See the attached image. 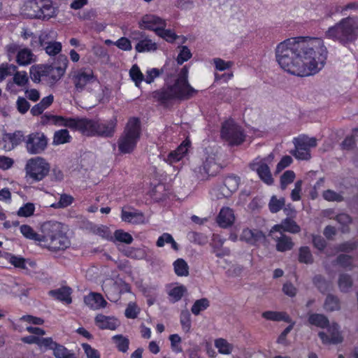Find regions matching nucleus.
<instances>
[{
    "label": "nucleus",
    "mask_w": 358,
    "mask_h": 358,
    "mask_svg": "<svg viewBox=\"0 0 358 358\" xmlns=\"http://www.w3.org/2000/svg\"><path fill=\"white\" fill-rule=\"evenodd\" d=\"M49 68L45 67L44 64L32 66L30 68L29 74L31 79L34 83H39L41 80H44L45 73L47 72L46 69Z\"/></svg>",
    "instance_id": "nucleus-32"
},
{
    "label": "nucleus",
    "mask_w": 358,
    "mask_h": 358,
    "mask_svg": "<svg viewBox=\"0 0 358 358\" xmlns=\"http://www.w3.org/2000/svg\"><path fill=\"white\" fill-rule=\"evenodd\" d=\"M213 64H215V69L220 71L231 68L234 63L231 61H225L221 58H214Z\"/></svg>",
    "instance_id": "nucleus-61"
},
{
    "label": "nucleus",
    "mask_w": 358,
    "mask_h": 358,
    "mask_svg": "<svg viewBox=\"0 0 358 358\" xmlns=\"http://www.w3.org/2000/svg\"><path fill=\"white\" fill-rule=\"evenodd\" d=\"M74 201V198L66 194H61L59 201L57 203L52 204V207L55 208H64L71 206Z\"/></svg>",
    "instance_id": "nucleus-48"
},
{
    "label": "nucleus",
    "mask_w": 358,
    "mask_h": 358,
    "mask_svg": "<svg viewBox=\"0 0 358 358\" xmlns=\"http://www.w3.org/2000/svg\"><path fill=\"white\" fill-rule=\"evenodd\" d=\"M129 76L136 85L141 83L144 80V76L136 64L133 65L131 68Z\"/></svg>",
    "instance_id": "nucleus-57"
},
{
    "label": "nucleus",
    "mask_w": 358,
    "mask_h": 358,
    "mask_svg": "<svg viewBox=\"0 0 358 358\" xmlns=\"http://www.w3.org/2000/svg\"><path fill=\"white\" fill-rule=\"evenodd\" d=\"M358 248V241H348L336 245L337 252H350Z\"/></svg>",
    "instance_id": "nucleus-51"
},
{
    "label": "nucleus",
    "mask_w": 358,
    "mask_h": 358,
    "mask_svg": "<svg viewBox=\"0 0 358 358\" xmlns=\"http://www.w3.org/2000/svg\"><path fill=\"white\" fill-rule=\"evenodd\" d=\"M190 146L191 141L188 138H186L177 147L176 150L169 153L166 162L169 164H174L180 162L187 154Z\"/></svg>",
    "instance_id": "nucleus-21"
},
{
    "label": "nucleus",
    "mask_w": 358,
    "mask_h": 358,
    "mask_svg": "<svg viewBox=\"0 0 358 358\" xmlns=\"http://www.w3.org/2000/svg\"><path fill=\"white\" fill-rule=\"evenodd\" d=\"M7 51L9 56L16 53L17 63L19 66H22V48L16 44L12 43L7 46Z\"/></svg>",
    "instance_id": "nucleus-53"
},
{
    "label": "nucleus",
    "mask_w": 358,
    "mask_h": 358,
    "mask_svg": "<svg viewBox=\"0 0 358 358\" xmlns=\"http://www.w3.org/2000/svg\"><path fill=\"white\" fill-rule=\"evenodd\" d=\"M262 316L266 320L270 321H284L286 322H290L291 319L289 316L285 312L271 311L267 310L262 313Z\"/></svg>",
    "instance_id": "nucleus-29"
},
{
    "label": "nucleus",
    "mask_w": 358,
    "mask_h": 358,
    "mask_svg": "<svg viewBox=\"0 0 358 358\" xmlns=\"http://www.w3.org/2000/svg\"><path fill=\"white\" fill-rule=\"evenodd\" d=\"M69 76L78 92H83L87 85L95 83L98 80L93 69L90 66L73 69Z\"/></svg>",
    "instance_id": "nucleus-9"
},
{
    "label": "nucleus",
    "mask_w": 358,
    "mask_h": 358,
    "mask_svg": "<svg viewBox=\"0 0 358 358\" xmlns=\"http://www.w3.org/2000/svg\"><path fill=\"white\" fill-rule=\"evenodd\" d=\"M85 303L93 309H101L106 307L108 303L101 294L97 292H90L85 296Z\"/></svg>",
    "instance_id": "nucleus-26"
},
{
    "label": "nucleus",
    "mask_w": 358,
    "mask_h": 358,
    "mask_svg": "<svg viewBox=\"0 0 358 358\" xmlns=\"http://www.w3.org/2000/svg\"><path fill=\"white\" fill-rule=\"evenodd\" d=\"M71 294V288L67 286H63L56 289H52L48 292V294L50 296L66 304H70L72 302Z\"/></svg>",
    "instance_id": "nucleus-25"
},
{
    "label": "nucleus",
    "mask_w": 358,
    "mask_h": 358,
    "mask_svg": "<svg viewBox=\"0 0 358 358\" xmlns=\"http://www.w3.org/2000/svg\"><path fill=\"white\" fill-rule=\"evenodd\" d=\"M141 136V122L138 117H131L125 124L117 145L122 154H130L136 148Z\"/></svg>",
    "instance_id": "nucleus-5"
},
{
    "label": "nucleus",
    "mask_w": 358,
    "mask_h": 358,
    "mask_svg": "<svg viewBox=\"0 0 358 358\" xmlns=\"http://www.w3.org/2000/svg\"><path fill=\"white\" fill-rule=\"evenodd\" d=\"M169 341L172 350L175 353H180L182 352V348L180 345L181 338L177 334H171L169 336Z\"/></svg>",
    "instance_id": "nucleus-58"
},
{
    "label": "nucleus",
    "mask_w": 358,
    "mask_h": 358,
    "mask_svg": "<svg viewBox=\"0 0 358 358\" xmlns=\"http://www.w3.org/2000/svg\"><path fill=\"white\" fill-rule=\"evenodd\" d=\"M234 219L233 210L229 207H225L220 210L216 221L220 227L227 228L233 224Z\"/></svg>",
    "instance_id": "nucleus-24"
},
{
    "label": "nucleus",
    "mask_w": 358,
    "mask_h": 358,
    "mask_svg": "<svg viewBox=\"0 0 358 358\" xmlns=\"http://www.w3.org/2000/svg\"><path fill=\"white\" fill-rule=\"evenodd\" d=\"M294 247V243L289 236L282 234L276 240V250L278 252H286Z\"/></svg>",
    "instance_id": "nucleus-33"
},
{
    "label": "nucleus",
    "mask_w": 358,
    "mask_h": 358,
    "mask_svg": "<svg viewBox=\"0 0 358 358\" xmlns=\"http://www.w3.org/2000/svg\"><path fill=\"white\" fill-rule=\"evenodd\" d=\"M178 48H180V52L177 56L176 62L178 65H182L184 62L191 59L192 54L186 45L178 46Z\"/></svg>",
    "instance_id": "nucleus-47"
},
{
    "label": "nucleus",
    "mask_w": 358,
    "mask_h": 358,
    "mask_svg": "<svg viewBox=\"0 0 358 358\" xmlns=\"http://www.w3.org/2000/svg\"><path fill=\"white\" fill-rule=\"evenodd\" d=\"M324 36L345 47L355 43L358 40V16L348 15L342 18L329 27Z\"/></svg>",
    "instance_id": "nucleus-4"
},
{
    "label": "nucleus",
    "mask_w": 358,
    "mask_h": 358,
    "mask_svg": "<svg viewBox=\"0 0 358 358\" xmlns=\"http://www.w3.org/2000/svg\"><path fill=\"white\" fill-rule=\"evenodd\" d=\"M152 98L164 107H167L172 101L176 100L170 85L154 91Z\"/></svg>",
    "instance_id": "nucleus-23"
},
{
    "label": "nucleus",
    "mask_w": 358,
    "mask_h": 358,
    "mask_svg": "<svg viewBox=\"0 0 358 358\" xmlns=\"http://www.w3.org/2000/svg\"><path fill=\"white\" fill-rule=\"evenodd\" d=\"M323 198L328 201L341 202L343 201V196L331 189L324 191L322 194Z\"/></svg>",
    "instance_id": "nucleus-60"
},
{
    "label": "nucleus",
    "mask_w": 358,
    "mask_h": 358,
    "mask_svg": "<svg viewBox=\"0 0 358 358\" xmlns=\"http://www.w3.org/2000/svg\"><path fill=\"white\" fill-rule=\"evenodd\" d=\"M273 229L276 231L282 229L284 231H287L292 234L299 233L301 230L300 227L296 224V222L289 217L283 220L280 224H275Z\"/></svg>",
    "instance_id": "nucleus-28"
},
{
    "label": "nucleus",
    "mask_w": 358,
    "mask_h": 358,
    "mask_svg": "<svg viewBox=\"0 0 358 358\" xmlns=\"http://www.w3.org/2000/svg\"><path fill=\"white\" fill-rule=\"evenodd\" d=\"M295 149L291 152L299 160H309L311 157L310 148L317 146L315 138L299 136L294 138Z\"/></svg>",
    "instance_id": "nucleus-11"
},
{
    "label": "nucleus",
    "mask_w": 358,
    "mask_h": 358,
    "mask_svg": "<svg viewBox=\"0 0 358 358\" xmlns=\"http://www.w3.org/2000/svg\"><path fill=\"white\" fill-rule=\"evenodd\" d=\"M159 31V32L157 33V36L163 38L164 41L169 43H173L176 39L180 37V36L177 35L173 30L166 29V27H164Z\"/></svg>",
    "instance_id": "nucleus-43"
},
{
    "label": "nucleus",
    "mask_w": 358,
    "mask_h": 358,
    "mask_svg": "<svg viewBox=\"0 0 358 358\" xmlns=\"http://www.w3.org/2000/svg\"><path fill=\"white\" fill-rule=\"evenodd\" d=\"M69 59L68 57L64 55H59L54 63L51 64L54 66L57 69V71L59 72L60 76H63L68 67Z\"/></svg>",
    "instance_id": "nucleus-40"
},
{
    "label": "nucleus",
    "mask_w": 358,
    "mask_h": 358,
    "mask_svg": "<svg viewBox=\"0 0 358 358\" xmlns=\"http://www.w3.org/2000/svg\"><path fill=\"white\" fill-rule=\"evenodd\" d=\"M326 328L327 329L330 336L324 331H320L318 333V336L324 345H336L341 343L343 341V337L340 331V327L336 322H333L331 324H329V327Z\"/></svg>",
    "instance_id": "nucleus-15"
},
{
    "label": "nucleus",
    "mask_w": 358,
    "mask_h": 358,
    "mask_svg": "<svg viewBox=\"0 0 358 358\" xmlns=\"http://www.w3.org/2000/svg\"><path fill=\"white\" fill-rule=\"evenodd\" d=\"M265 239L263 232L258 229H243L240 240L251 245H257L259 242Z\"/></svg>",
    "instance_id": "nucleus-22"
},
{
    "label": "nucleus",
    "mask_w": 358,
    "mask_h": 358,
    "mask_svg": "<svg viewBox=\"0 0 358 358\" xmlns=\"http://www.w3.org/2000/svg\"><path fill=\"white\" fill-rule=\"evenodd\" d=\"M45 67L49 68L45 72L44 80L50 82L51 83H55L59 80L62 76H60L59 72L57 71V69L54 66L45 64Z\"/></svg>",
    "instance_id": "nucleus-46"
},
{
    "label": "nucleus",
    "mask_w": 358,
    "mask_h": 358,
    "mask_svg": "<svg viewBox=\"0 0 358 358\" xmlns=\"http://www.w3.org/2000/svg\"><path fill=\"white\" fill-rule=\"evenodd\" d=\"M50 170V164L41 157L31 158L25 166L26 177L34 182L43 180L48 175Z\"/></svg>",
    "instance_id": "nucleus-8"
},
{
    "label": "nucleus",
    "mask_w": 358,
    "mask_h": 358,
    "mask_svg": "<svg viewBox=\"0 0 358 358\" xmlns=\"http://www.w3.org/2000/svg\"><path fill=\"white\" fill-rule=\"evenodd\" d=\"M335 263L345 269L351 271L353 268L352 258L350 255L341 254L338 255L335 260Z\"/></svg>",
    "instance_id": "nucleus-44"
},
{
    "label": "nucleus",
    "mask_w": 358,
    "mask_h": 358,
    "mask_svg": "<svg viewBox=\"0 0 358 358\" xmlns=\"http://www.w3.org/2000/svg\"><path fill=\"white\" fill-rule=\"evenodd\" d=\"M45 342V350H52L55 358H77L73 352L67 349L64 345L54 341L51 337H47Z\"/></svg>",
    "instance_id": "nucleus-16"
},
{
    "label": "nucleus",
    "mask_w": 358,
    "mask_h": 358,
    "mask_svg": "<svg viewBox=\"0 0 358 358\" xmlns=\"http://www.w3.org/2000/svg\"><path fill=\"white\" fill-rule=\"evenodd\" d=\"M56 16L50 0H24V17L48 20Z\"/></svg>",
    "instance_id": "nucleus-6"
},
{
    "label": "nucleus",
    "mask_w": 358,
    "mask_h": 358,
    "mask_svg": "<svg viewBox=\"0 0 358 358\" xmlns=\"http://www.w3.org/2000/svg\"><path fill=\"white\" fill-rule=\"evenodd\" d=\"M215 345L218 349L219 352L223 355L230 354L232 350L231 345L224 338L216 339Z\"/></svg>",
    "instance_id": "nucleus-54"
},
{
    "label": "nucleus",
    "mask_w": 358,
    "mask_h": 358,
    "mask_svg": "<svg viewBox=\"0 0 358 358\" xmlns=\"http://www.w3.org/2000/svg\"><path fill=\"white\" fill-rule=\"evenodd\" d=\"M220 136L221 140L230 147L239 146L246 139L244 128L232 118L222 122Z\"/></svg>",
    "instance_id": "nucleus-7"
},
{
    "label": "nucleus",
    "mask_w": 358,
    "mask_h": 358,
    "mask_svg": "<svg viewBox=\"0 0 358 358\" xmlns=\"http://www.w3.org/2000/svg\"><path fill=\"white\" fill-rule=\"evenodd\" d=\"M48 142V138L43 133H31L27 136L26 148L30 154H41L46 149Z\"/></svg>",
    "instance_id": "nucleus-12"
},
{
    "label": "nucleus",
    "mask_w": 358,
    "mask_h": 358,
    "mask_svg": "<svg viewBox=\"0 0 358 358\" xmlns=\"http://www.w3.org/2000/svg\"><path fill=\"white\" fill-rule=\"evenodd\" d=\"M308 322L315 327L325 329L329 327V320L327 316L320 313H312L308 316Z\"/></svg>",
    "instance_id": "nucleus-30"
},
{
    "label": "nucleus",
    "mask_w": 358,
    "mask_h": 358,
    "mask_svg": "<svg viewBox=\"0 0 358 358\" xmlns=\"http://www.w3.org/2000/svg\"><path fill=\"white\" fill-rule=\"evenodd\" d=\"M324 309L327 312H334L341 309V301L338 296L329 294H327L324 305Z\"/></svg>",
    "instance_id": "nucleus-31"
},
{
    "label": "nucleus",
    "mask_w": 358,
    "mask_h": 358,
    "mask_svg": "<svg viewBox=\"0 0 358 358\" xmlns=\"http://www.w3.org/2000/svg\"><path fill=\"white\" fill-rule=\"evenodd\" d=\"M72 139L71 136L69 134L66 129H59L56 131L54 134L52 143L54 145H61L69 143Z\"/></svg>",
    "instance_id": "nucleus-34"
},
{
    "label": "nucleus",
    "mask_w": 358,
    "mask_h": 358,
    "mask_svg": "<svg viewBox=\"0 0 358 358\" xmlns=\"http://www.w3.org/2000/svg\"><path fill=\"white\" fill-rule=\"evenodd\" d=\"M295 173L292 170H287L280 176V187L282 189L287 188V185L294 182Z\"/></svg>",
    "instance_id": "nucleus-56"
},
{
    "label": "nucleus",
    "mask_w": 358,
    "mask_h": 358,
    "mask_svg": "<svg viewBox=\"0 0 358 358\" xmlns=\"http://www.w3.org/2000/svg\"><path fill=\"white\" fill-rule=\"evenodd\" d=\"M139 314V309L138 308L135 303H129L128 306L125 309L124 315L127 318L135 319Z\"/></svg>",
    "instance_id": "nucleus-64"
},
{
    "label": "nucleus",
    "mask_w": 358,
    "mask_h": 358,
    "mask_svg": "<svg viewBox=\"0 0 358 358\" xmlns=\"http://www.w3.org/2000/svg\"><path fill=\"white\" fill-rule=\"evenodd\" d=\"M166 22L162 17L155 15H145L142 17L141 26L144 29L153 31L156 35L159 29L166 27Z\"/></svg>",
    "instance_id": "nucleus-17"
},
{
    "label": "nucleus",
    "mask_w": 358,
    "mask_h": 358,
    "mask_svg": "<svg viewBox=\"0 0 358 358\" xmlns=\"http://www.w3.org/2000/svg\"><path fill=\"white\" fill-rule=\"evenodd\" d=\"M17 67L14 64L3 63L0 65V82L7 76H11L15 73Z\"/></svg>",
    "instance_id": "nucleus-52"
},
{
    "label": "nucleus",
    "mask_w": 358,
    "mask_h": 358,
    "mask_svg": "<svg viewBox=\"0 0 358 358\" xmlns=\"http://www.w3.org/2000/svg\"><path fill=\"white\" fill-rule=\"evenodd\" d=\"M186 292L187 288L182 285L173 287L168 293L170 301L173 303L179 301Z\"/></svg>",
    "instance_id": "nucleus-36"
},
{
    "label": "nucleus",
    "mask_w": 358,
    "mask_h": 358,
    "mask_svg": "<svg viewBox=\"0 0 358 358\" xmlns=\"http://www.w3.org/2000/svg\"><path fill=\"white\" fill-rule=\"evenodd\" d=\"M327 54L322 38L308 36L286 39L275 50L276 60L280 67L300 77L318 73L326 64Z\"/></svg>",
    "instance_id": "nucleus-1"
},
{
    "label": "nucleus",
    "mask_w": 358,
    "mask_h": 358,
    "mask_svg": "<svg viewBox=\"0 0 358 358\" xmlns=\"http://www.w3.org/2000/svg\"><path fill=\"white\" fill-rule=\"evenodd\" d=\"M353 285L352 277L347 273H341L339 275L338 285L341 292L347 293L350 292Z\"/></svg>",
    "instance_id": "nucleus-35"
},
{
    "label": "nucleus",
    "mask_w": 358,
    "mask_h": 358,
    "mask_svg": "<svg viewBox=\"0 0 358 358\" xmlns=\"http://www.w3.org/2000/svg\"><path fill=\"white\" fill-rule=\"evenodd\" d=\"M218 171V166L213 158L207 157L201 166L194 169L196 176L199 180H206L214 176Z\"/></svg>",
    "instance_id": "nucleus-13"
},
{
    "label": "nucleus",
    "mask_w": 358,
    "mask_h": 358,
    "mask_svg": "<svg viewBox=\"0 0 358 358\" xmlns=\"http://www.w3.org/2000/svg\"><path fill=\"white\" fill-rule=\"evenodd\" d=\"M114 238L115 241L126 244H130L134 241L132 236L122 229L115 230L114 232Z\"/></svg>",
    "instance_id": "nucleus-49"
},
{
    "label": "nucleus",
    "mask_w": 358,
    "mask_h": 358,
    "mask_svg": "<svg viewBox=\"0 0 358 358\" xmlns=\"http://www.w3.org/2000/svg\"><path fill=\"white\" fill-rule=\"evenodd\" d=\"M138 37H134L133 40L138 41L135 50L138 53L155 52L158 49L157 43L149 38L145 33L139 32Z\"/></svg>",
    "instance_id": "nucleus-20"
},
{
    "label": "nucleus",
    "mask_w": 358,
    "mask_h": 358,
    "mask_svg": "<svg viewBox=\"0 0 358 358\" xmlns=\"http://www.w3.org/2000/svg\"><path fill=\"white\" fill-rule=\"evenodd\" d=\"M62 43L57 41H52L44 46L45 52L50 56H55L62 51Z\"/></svg>",
    "instance_id": "nucleus-55"
},
{
    "label": "nucleus",
    "mask_w": 358,
    "mask_h": 358,
    "mask_svg": "<svg viewBox=\"0 0 358 358\" xmlns=\"http://www.w3.org/2000/svg\"><path fill=\"white\" fill-rule=\"evenodd\" d=\"M299 262L303 264H312L313 262V255L308 246H302L299 250Z\"/></svg>",
    "instance_id": "nucleus-42"
},
{
    "label": "nucleus",
    "mask_w": 358,
    "mask_h": 358,
    "mask_svg": "<svg viewBox=\"0 0 358 358\" xmlns=\"http://www.w3.org/2000/svg\"><path fill=\"white\" fill-rule=\"evenodd\" d=\"M224 186L229 190V193L231 194L236 192L240 184V178L235 175H230L224 179Z\"/></svg>",
    "instance_id": "nucleus-38"
},
{
    "label": "nucleus",
    "mask_w": 358,
    "mask_h": 358,
    "mask_svg": "<svg viewBox=\"0 0 358 358\" xmlns=\"http://www.w3.org/2000/svg\"><path fill=\"white\" fill-rule=\"evenodd\" d=\"M336 13H341L343 15V6L331 3L326 7L325 15L327 17H331Z\"/></svg>",
    "instance_id": "nucleus-63"
},
{
    "label": "nucleus",
    "mask_w": 358,
    "mask_h": 358,
    "mask_svg": "<svg viewBox=\"0 0 358 358\" xmlns=\"http://www.w3.org/2000/svg\"><path fill=\"white\" fill-rule=\"evenodd\" d=\"M38 234L29 225L24 224V237L38 242L50 251L57 252L68 248L71 242L64 230L63 224L57 221H47L41 227Z\"/></svg>",
    "instance_id": "nucleus-3"
},
{
    "label": "nucleus",
    "mask_w": 358,
    "mask_h": 358,
    "mask_svg": "<svg viewBox=\"0 0 358 358\" xmlns=\"http://www.w3.org/2000/svg\"><path fill=\"white\" fill-rule=\"evenodd\" d=\"M285 202L284 198L278 199L275 196H272L268 203L270 211L273 213L279 212L285 206Z\"/></svg>",
    "instance_id": "nucleus-50"
},
{
    "label": "nucleus",
    "mask_w": 358,
    "mask_h": 358,
    "mask_svg": "<svg viewBox=\"0 0 358 358\" xmlns=\"http://www.w3.org/2000/svg\"><path fill=\"white\" fill-rule=\"evenodd\" d=\"M121 219L125 222L134 224H143L145 222L143 213L136 209L134 211H127L124 209H122Z\"/></svg>",
    "instance_id": "nucleus-27"
},
{
    "label": "nucleus",
    "mask_w": 358,
    "mask_h": 358,
    "mask_svg": "<svg viewBox=\"0 0 358 358\" xmlns=\"http://www.w3.org/2000/svg\"><path fill=\"white\" fill-rule=\"evenodd\" d=\"M180 322L184 332L188 333L192 327L191 315L188 310H182L180 315Z\"/></svg>",
    "instance_id": "nucleus-45"
},
{
    "label": "nucleus",
    "mask_w": 358,
    "mask_h": 358,
    "mask_svg": "<svg viewBox=\"0 0 358 358\" xmlns=\"http://www.w3.org/2000/svg\"><path fill=\"white\" fill-rule=\"evenodd\" d=\"M45 339L46 338H40L35 335H31L27 336H24V343L28 344H36L40 348H43L45 350Z\"/></svg>",
    "instance_id": "nucleus-59"
},
{
    "label": "nucleus",
    "mask_w": 358,
    "mask_h": 358,
    "mask_svg": "<svg viewBox=\"0 0 358 358\" xmlns=\"http://www.w3.org/2000/svg\"><path fill=\"white\" fill-rule=\"evenodd\" d=\"M173 268L178 276H187L189 275V266L183 259H176L173 262Z\"/></svg>",
    "instance_id": "nucleus-41"
},
{
    "label": "nucleus",
    "mask_w": 358,
    "mask_h": 358,
    "mask_svg": "<svg viewBox=\"0 0 358 358\" xmlns=\"http://www.w3.org/2000/svg\"><path fill=\"white\" fill-rule=\"evenodd\" d=\"M210 306V301L207 298L197 299L191 308V312L194 315H199L201 312L206 310Z\"/></svg>",
    "instance_id": "nucleus-39"
},
{
    "label": "nucleus",
    "mask_w": 358,
    "mask_h": 358,
    "mask_svg": "<svg viewBox=\"0 0 358 358\" xmlns=\"http://www.w3.org/2000/svg\"><path fill=\"white\" fill-rule=\"evenodd\" d=\"M95 325L101 330H116L120 326V320L115 316L97 314L94 317Z\"/></svg>",
    "instance_id": "nucleus-18"
},
{
    "label": "nucleus",
    "mask_w": 358,
    "mask_h": 358,
    "mask_svg": "<svg viewBox=\"0 0 358 358\" xmlns=\"http://www.w3.org/2000/svg\"><path fill=\"white\" fill-rule=\"evenodd\" d=\"M81 346L87 358H101L99 352L96 349L93 348L90 344L85 343H82Z\"/></svg>",
    "instance_id": "nucleus-62"
},
{
    "label": "nucleus",
    "mask_w": 358,
    "mask_h": 358,
    "mask_svg": "<svg viewBox=\"0 0 358 358\" xmlns=\"http://www.w3.org/2000/svg\"><path fill=\"white\" fill-rule=\"evenodd\" d=\"M48 120L58 127H64L73 131H79L87 136L111 138L114 136L117 125V116L102 121L100 118H87L85 117H66L50 115L44 116Z\"/></svg>",
    "instance_id": "nucleus-2"
},
{
    "label": "nucleus",
    "mask_w": 358,
    "mask_h": 358,
    "mask_svg": "<svg viewBox=\"0 0 358 358\" xmlns=\"http://www.w3.org/2000/svg\"><path fill=\"white\" fill-rule=\"evenodd\" d=\"M112 340L116 345L118 351L127 352L129 347V340L122 334L115 335L112 337Z\"/></svg>",
    "instance_id": "nucleus-37"
},
{
    "label": "nucleus",
    "mask_w": 358,
    "mask_h": 358,
    "mask_svg": "<svg viewBox=\"0 0 358 358\" xmlns=\"http://www.w3.org/2000/svg\"><path fill=\"white\" fill-rule=\"evenodd\" d=\"M22 132L16 131L13 133L3 132L0 136V148L6 151L13 150L15 146L20 144Z\"/></svg>",
    "instance_id": "nucleus-19"
},
{
    "label": "nucleus",
    "mask_w": 358,
    "mask_h": 358,
    "mask_svg": "<svg viewBox=\"0 0 358 358\" xmlns=\"http://www.w3.org/2000/svg\"><path fill=\"white\" fill-rule=\"evenodd\" d=\"M171 91L176 100H188L197 93L189 83L185 84L176 80L173 85H170Z\"/></svg>",
    "instance_id": "nucleus-14"
},
{
    "label": "nucleus",
    "mask_w": 358,
    "mask_h": 358,
    "mask_svg": "<svg viewBox=\"0 0 358 358\" xmlns=\"http://www.w3.org/2000/svg\"><path fill=\"white\" fill-rule=\"evenodd\" d=\"M273 159L274 155L271 153L263 158L257 157L249 164L250 169L255 171L261 180L268 185L273 183V178L268 164L271 163Z\"/></svg>",
    "instance_id": "nucleus-10"
}]
</instances>
